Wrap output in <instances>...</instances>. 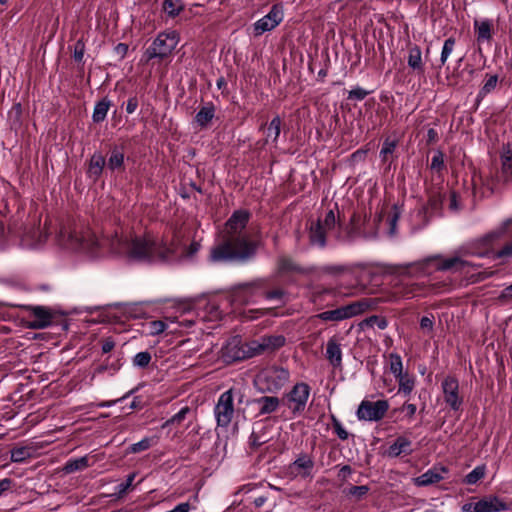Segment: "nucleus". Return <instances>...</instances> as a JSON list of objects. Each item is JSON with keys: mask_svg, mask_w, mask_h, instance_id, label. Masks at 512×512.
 <instances>
[{"mask_svg": "<svg viewBox=\"0 0 512 512\" xmlns=\"http://www.w3.org/2000/svg\"><path fill=\"white\" fill-rule=\"evenodd\" d=\"M505 236H512V217L485 235L462 245L448 256L435 254L419 261L398 265L396 269L401 276L412 278L430 277L434 272L468 274L480 267L479 264L469 261L468 257L493 256L494 244Z\"/></svg>", "mask_w": 512, "mask_h": 512, "instance_id": "1", "label": "nucleus"}, {"mask_svg": "<svg viewBox=\"0 0 512 512\" xmlns=\"http://www.w3.org/2000/svg\"><path fill=\"white\" fill-rule=\"evenodd\" d=\"M249 217L246 210L233 212L225 224L223 241L211 249L212 262L245 263L255 256L257 243L245 230Z\"/></svg>", "mask_w": 512, "mask_h": 512, "instance_id": "2", "label": "nucleus"}, {"mask_svg": "<svg viewBox=\"0 0 512 512\" xmlns=\"http://www.w3.org/2000/svg\"><path fill=\"white\" fill-rule=\"evenodd\" d=\"M110 248L115 253L124 255L131 261L158 263L169 262L174 250L163 241L150 234L122 236L118 233L111 238Z\"/></svg>", "mask_w": 512, "mask_h": 512, "instance_id": "3", "label": "nucleus"}, {"mask_svg": "<svg viewBox=\"0 0 512 512\" xmlns=\"http://www.w3.org/2000/svg\"><path fill=\"white\" fill-rule=\"evenodd\" d=\"M56 240L64 248L85 252L91 256L96 255L98 248L102 245L92 231L72 222L60 224Z\"/></svg>", "mask_w": 512, "mask_h": 512, "instance_id": "4", "label": "nucleus"}, {"mask_svg": "<svg viewBox=\"0 0 512 512\" xmlns=\"http://www.w3.org/2000/svg\"><path fill=\"white\" fill-rule=\"evenodd\" d=\"M379 302V298H362L334 310L321 312L317 317L322 321L338 322L360 315L366 311L374 310Z\"/></svg>", "mask_w": 512, "mask_h": 512, "instance_id": "5", "label": "nucleus"}, {"mask_svg": "<svg viewBox=\"0 0 512 512\" xmlns=\"http://www.w3.org/2000/svg\"><path fill=\"white\" fill-rule=\"evenodd\" d=\"M288 369L279 366H270L261 370L256 377L259 390L267 393H278L289 381Z\"/></svg>", "mask_w": 512, "mask_h": 512, "instance_id": "6", "label": "nucleus"}, {"mask_svg": "<svg viewBox=\"0 0 512 512\" xmlns=\"http://www.w3.org/2000/svg\"><path fill=\"white\" fill-rule=\"evenodd\" d=\"M179 43V35L176 31L160 32L145 50L144 56L147 61L152 59L164 60L172 55Z\"/></svg>", "mask_w": 512, "mask_h": 512, "instance_id": "7", "label": "nucleus"}, {"mask_svg": "<svg viewBox=\"0 0 512 512\" xmlns=\"http://www.w3.org/2000/svg\"><path fill=\"white\" fill-rule=\"evenodd\" d=\"M238 395L239 402L242 401L243 394L240 391L229 389L223 392L214 407V415L218 426L228 427L234 416V398Z\"/></svg>", "mask_w": 512, "mask_h": 512, "instance_id": "8", "label": "nucleus"}, {"mask_svg": "<svg viewBox=\"0 0 512 512\" xmlns=\"http://www.w3.org/2000/svg\"><path fill=\"white\" fill-rule=\"evenodd\" d=\"M311 388L305 382L296 383L283 397V402L294 415L301 414L307 405Z\"/></svg>", "mask_w": 512, "mask_h": 512, "instance_id": "9", "label": "nucleus"}, {"mask_svg": "<svg viewBox=\"0 0 512 512\" xmlns=\"http://www.w3.org/2000/svg\"><path fill=\"white\" fill-rule=\"evenodd\" d=\"M389 407V402L384 399L377 401L362 400L357 408L356 417L359 421L378 422L384 418Z\"/></svg>", "mask_w": 512, "mask_h": 512, "instance_id": "10", "label": "nucleus"}, {"mask_svg": "<svg viewBox=\"0 0 512 512\" xmlns=\"http://www.w3.org/2000/svg\"><path fill=\"white\" fill-rule=\"evenodd\" d=\"M424 286L419 283H407L397 280L393 286L390 294L385 298L388 302H397L401 299H411L421 296L424 292Z\"/></svg>", "mask_w": 512, "mask_h": 512, "instance_id": "11", "label": "nucleus"}, {"mask_svg": "<svg viewBox=\"0 0 512 512\" xmlns=\"http://www.w3.org/2000/svg\"><path fill=\"white\" fill-rule=\"evenodd\" d=\"M283 18L284 13L282 7L278 4L273 5L265 16L253 24L254 35L261 36L265 32L273 30L282 22Z\"/></svg>", "mask_w": 512, "mask_h": 512, "instance_id": "12", "label": "nucleus"}, {"mask_svg": "<svg viewBox=\"0 0 512 512\" xmlns=\"http://www.w3.org/2000/svg\"><path fill=\"white\" fill-rule=\"evenodd\" d=\"M441 389L445 403L453 411L460 410L463 404V397L459 392V382L454 376H446L442 383Z\"/></svg>", "mask_w": 512, "mask_h": 512, "instance_id": "13", "label": "nucleus"}, {"mask_svg": "<svg viewBox=\"0 0 512 512\" xmlns=\"http://www.w3.org/2000/svg\"><path fill=\"white\" fill-rule=\"evenodd\" d=\"M265 353L262 338L254 339L244 343L241 349L237 350L236 354H228L229 360H242L245 358H252Z\"/></svg>", "mask_w": 512, "mask_h": 512, "instance_id": "14", "label": "nucleus"}, {"mask_svg": "<svg viewBox=\"0 0 512 512\" xmlns=\"http://www.w3.org/2000/svg\"><path fill=\"white\" fill-rule=\"evenodd\" d=\"M32 320L30 327L34 329H43L52 324L53 315L49 308L44 306H32L30 308Z\"/></svg>", "mask_w": 512, "mask_h": 512, "instance_id": "15", "label": "nucleus"}, {"mask_svg": "<svg viewBox=\"0 0 512 512\" xmlns=\"http://www.w3.org/2000/svg\"><path fill=\"white\" fill-rule=\"evenodd\" d=\"M325 357L329 364L335 368H342V349L336 337H331L326 343Z\"/></svg>", "mask_w": 512, "mask_h": 512, "instance_id": "16", "label": "nucleus"}, {"mask_svg": "<svg viewBox=\"0 0 512 512\" xmlns=\"http://www.w3.org/2000/svg\"><path fill=\"white\" fill-rule=\"evenodd\" d=\"M501 177L505 182L512 181V143L503 145L500 151Z\"/></svg>", "mask_w": 512, "mask_h": 512, "instance_id": "17", "label": "nucleus"}, {"mask_svg": "<svg viewBox=\"0 0 512 512\" xmlns=\"http://www.w3.org/2000/svg\"><path fill=\"white\" fill-rule=\"evenodd\" d=\"M48 235V228L45 227L43 231L40 227H33L25 231L22 241L29 247L37 248L46 242Z\"/></svg>", "mask_w": 512, "mask_h": 512, "instance_id": "18", "label": "nucleus"}, {"mask_svg": "<svg viewBox=\"0 0 512 512\" xmlns=\"http://www.w3.org/2000/svg\"><path fill=\"white\" fill-rule=\"evenodd\" d=\"M327 230L323 228L321 219L312 222L309 227V242L312 246L324 248L326 246Z\"/></svg>", "mask_w": 512, "mask_h": 512, "instance_id": "19", "label": "nucleus"}, {"mask_svg": "<svg viewBox=\"0 0 512 512\" xmlns=\"http://www.w3.org/2000/svg\"><path fill=\"white\" fill-rule=\"evenodd\" d=\"M258 406V415H269L274 413L280 406V399L276 396H261L253 400Z\"/></svg>", "mask_w": 512, "mask_h": 512, "instance_id": "20", "label": "nucleus"}, {"mask_svg": "<svg viewBox=\"0 0 512 512\" xmlns=\"http://www.w3.org/2000/svg\"><path fill=\"white\" fill-rule=\"evenodd\" d=\"M480 512H502L508 510V505L497 496H488L479 500Z\"/></svg>", "mask_w": 512, "mask_h": 512, "instance_id": "21", "label": "nucleus"}, {"mask_svg": "<svg viewBox=\"0 0 512 512\" xmlns=\"http://www.w3.org/2000/svg\"><path fill=\"white\" fill-rule=\"evenodd\" d=\"M215 116V106L212 102L203 105L196 113L194 123L201 129L206 128Z\"/></svg>", "mask_w": 512, "mask_h": 512, "instance_id": "22", "label": "nucleus"}, {"mask_svg": "<svg viewBox=\"0 0 512 512\" xmlns=\"http://www.w3.org/2000/svg\"><path fill=\"white\" fill-rule=\"evenodd\" d=\"M411 445H412V442L408 438H406L404 436H399L389 446V448L387 450V455L392 458L398 457L401 454L409 455L412 452Z\"/></svg>", "mask_w": 512, "mask_h": 512, "instance_id": "23", "label": "nucleus"}, {"mask_svg": "<svg viewBox=\"0 0 512 512\" xmlns=\"http://www.w3.org/2000/svg\"><path fill=\"white\" fill-rule=\"evenodd\" d=\"M291 466L292 468L297 469L299 471L298 474L302 477H309L311 476V472L314 467V461L309 455L302 453Z\"/></svg>", "mask_w": 512, "mask_h": 512, "instance_id": "24", "label": "nucleus"}, {"mask_svg": "<svg viewBox=\"0 0 512 512\" xmlns=\"http://www.w3.org/2000/svg\"><path fill=\"white\" fill-rule=\"evenodd\" d=\"M395 379L398 382L397 394L407 397L413 392L416 383V378L414 375L405 372Z\"/></svg>", "mask_w": 512, "mask_h": 512, "instance_id": "25", "label": "nucleus"}, {"mask_svg": "<svg viewBox=\"0 0 512 512\" xmlns=\"http://www.w3.org/2000/svg\"><path fill=\"white\" fill-rule=\"evenodd\" d=\"M105 165H106V160H105L104 156L101 153H94L91 156L90 162H89V167H88V172H87L89 177L94 178V180H97L101 176Z\"/></svg>", "mask_w": 512, "mask_h": 512, "instance_id": "26", "label": "nucleus"}, {"mask_svg": "<svg viewBox=\"0 0 512 512\" xmlns=\"http://www.w3.org/2000/svg\"><path fill=\"white\" fill-rule=\"evenodd\" d=\"M255 293L256 288L254 284H244L235 290L233 297L235 301H239L241 303H249L253 300Z\"/></svg>", "mask_w": 512, "mask_h": 512, "instance_id": "27", "label": "nucleus"}, {"mask_svg": "<svg viewBox=\"0 0 512 512\" xmlns=\"http://www.w3.org/2000/svg\"><path fill=\"white\" fill-rule=\"evenodd\" d=\"M408 66L417 72H423L424 65L422 61V52L419 46L414 45L409 49Z\"/></svg>", "mask_w": 512, "mask_h": 512, "instance_id": "28", "label": "nucleus"}, {"mask_svg": "<svg viewBox=\"0 0 512 512\" xmlns=\"http://www.w3.org/2000/svg\"><path fill=\"white\" fill-rule=\"evenodd\" d=\"M443 479L442 474L436 469H429L425 473L415 478L417 486H429L435 484Z\"/></svg>", "mask_w": 512, "mask_h": 512, "instance_id": "29", "label": "nucleus"}, {"mask_svg": "<svg viewBox=\"0 0 512 512\" xmlns=\"http://www.w3.org/2000/svg\"><path fill=\"white\" fill-rule=\"evenodd\" d=\"M89 466V458L88 456H82L79 458H71L69 459L64 467L63 472L66 474L74 473L77 471H81L86 469Z\"/></svg>", "mask_w": 512, "mask_h": 512, "instance_id": "30", "label": "nucleus"}, {"mask_svg": "<svg viewBox=\"0 0 512 512\" xmlns=\"http://www.w3.org/2000/svg\"><path fill=\"white\" fill-rule=\"evenodd\" d=\"M111 106V101L108 98H103L98 101L93 110L92 119L95 123L103 122L106 119L107 113Z\"/></svg>", "mask_w": 512, "mask_h": 512, "instance_id": "31", "label": "nucleus"}, {"mask_svg": "<svg viewBox=\"0 0 512 512\" xmlns=\"http://www.w3.org/2000/svg\"><path fill=\"white\" fill-rule=\"evenodd\" d=\"M265 352H273L286 343V339L283 335H265L262 336Z\"/></svg>", "mask_w": 512, "mask_h": 512, "instance_id": "32", "label": "nucleus"}, {"mask_svg": "<svg viewBox=\"0 0 512 512\" xmlns=\"http://www.w3.org/2000/svg\"><path fill=\"white\" fill-rule=\"evenodd\" d=\"M281 118L280 116H275L269 123L266 131V139L265 143H268L270 140L273 143H276L281 132Z\"/></svg>", "mask_w": 512, "mask_h": 512, "instance_id": "33", "label": "nucleus"}, {"mask_svg": "<svg viewBox=\"0 0 512 512\" xmlns=\"http://www.w3.org/2000/svg\"><path fill=\"white\" fill-rule=\"evenodd\" d=\"M124 164V152L119 147H114L107 161V167L111 171L119 169Z\"/></svg>", "mask_w": 512, "mask_h": 512, "instance_id": "34", "label": "nucleus"}, {"mask_svg": "<svg viewBox=\"0 0 512 512\" xmlns=\"http://www.w3.org/2000/svg\"><path fill=\"white\" fill-rule=\"evenodd\" d=\"M498 84V76L490 75L476 96V102L479 104L488 94H490Z\"/></svg>", "mask_w": 512, "mask_h": 512, "instance_id": "35", "label": "nucleus"}, {"mask_svg": "<svg viewBox=\"0 0 512 512\" xmlns=\"http://www.w3.org/2000/svg\"><path fill=\"white\" fill-rule=\"evenodd\" d=\"M474 27L477 33V39L480 40H490L492 37L491 27L492 24L490 20L485 19L482 21H475Z\"/></svg>", "mask_w": 512, "mask_h": 512, "instance_id": "36", "label": "nucleus"}, {"mask_svg": "<svg viewBox=\"0 0 512 512\" xmlns=\"http://www.w3.org/2000/svg\"><path fill=\"white\" fill-rule=\"evenodd\" d=\"M184 6L181 0H164L163 10L169 17H176L183 10Z\"/></svg>", "mask_w": 512, "mask_h": 512, "instance_id": "37", "label": "nucleus"}, {"mask_svg": "<svg viewBox=\"0 0 512 512\" xmlns=\"http://www.w3.org/2000/svg\"><path fill=\"white\" fill-rule=\"evenodd\" d=\"M389 370L394 375L395 378L399 377L404 373L402 358L399 354H389Z\"/></svg>", "mask_w": 512, "mask_h": 512, "instance_id": "38", "label": "nucleus"}, {"mask_svg": "<svg viewBox=\"0 0 512 512\" xmlns=\"http://www.w3.org/2000/svg\"><path fill=\"white\" fill-rule=\"evenodd\" d=\"M190 413L191 409L188 406L182 407L176 414L162 424V428L164 429L174 424H181Z\"/></svg>", "mask_w": 512, "mask_h": 512, "instance_id": "39", "label": "nucleus"}, {"mask_svg": "<svg viewBox=\"0 0 512 512\" xmlns=\"http://www.w3.org/2000/svg\"><path fill=\"white\" fill-rule=\"evenodd\" d=\"M485 472H486V468L484 465H479V466H476L471 472H469L465 478H464V483L465 484H468V485H474L476 484L479 480H481L482 478H484L485 476Z\"/></svg>", "mask_w": 512, "mask_h": 512, "instance_id": "40", "label": "nucleus"}, {"mask_svg": "<svg viewBox=\"0 0 512 512\" xmlns=\"http://www.w3.org/2000/svg\"><path fill=\"white\" fill-rule=\"evenodd\" d=\"M428 286L431 291L440 293L451 289L452 280L450 278H446L445 280L438 282L435 278H429Z\"/></svg>", "mask_w": 512, "mask_h": 512, "instance_id": "41", "label": "nucleus"}, {"mask_svg": "<svg viewBox=\"0 0 512 512\" xmlns=\"http://www.w3.org/2000/svg\"><path fill=\"white\" fill-rule=\"evenodd\" d=\"M31 457V451L28 447H15L11 450V461L14 463L24 462Z\"/></svg>", "mask_w": 512, "mask_h": 512, "instance_id": "42", "label": "nucleus"}, {"mask_svg": "<svg viewBox=\"0 0 512 512\" xmlns=\"http://www.w3.org/2000/svg\"><path fill=\"white\" fill-rule=\"evenodd\" d=\"M324 274L339 275L350 271V267L342 264H326L320 268Z\"/></svg>", "mask_w": 512, "mask_h": 512, "instance_id": "43", "label": "nucleus"}, {"mask_svg": "<svg viewBox=\"0 0 512 512\" xmlns=\"http://www.w3.org/2000/svg\"><path fill=\"white\" fill-rule=\"evenodd\" d=\"M154 442V439L151 437H144L139 442L133 443L129 446V453H140L142 451L148 450Z\"/></svg>", "mask_w": 512, "mask_h": 512, "instance_id": "44", "label": "nucleus"}, {"mask_svg": "<svg viewBox=\"0 0 512 512\" xmlns=\"http://www.w3.org/2000/svg\"><path fill=\"white\" fill-rule=\"evenodd\" d=\"M152 356L148 351L137 353L132 360L133 366L138 368H146L151 362Z\"/></svg>", "mask_w": 512, "mask_h": 512, "instance_id": "45", "label": "nucleus"}, {"mask_svg": "<svg viewBox=\"0 0 512 512\" xmlns=\"http://www.w3.org/2000/svg\"><path fill=\"white\" fill-rule=\"evenodd\" d=\"M454 47H455V39L454 38L450 37L444 41L442 51H441V56H440V62L442 65H444L446 63L447 59L453 52Z\"/></svg>", "mask_w": 512, "mask_h": 512, "instance_id": "46", "label": "nucleus"}, {"mask_svg": "<svg viewBox=\"0 0 512 512\" xmlns=\"http://www.w3.org/2000/svg\"><path fill=\"white\" fill-rule=\"evenodd\" d=\"M512 258V241L507 242L493 254V259L509 260Z\"/></svg>", "mask_w": 512, "mask_h": 512, "instance_id": "47", "label": "nucleus"}, {"mask_svg": "<svg viewBox=\"0 0 512 512\" xmlns=\"http://www.w3.org/2000/svg\"><path fill=\"white\" fill-rule=\"evenodd\" d=\"M321 221H322L323 228L326 229L327 231L333 230L338 223L333 209H330L329 211H327L324 219Z\"/></svg>", "mask_w": 512, "mask_h": 512, "instance_id": "48", "label": "nucleus"}, {"mask_svg": "<svg viewBox=\"0 0 512 512\" xmlns=\"http://www.w3.org/2000/svg\"><path fill=\"white\" fill-rule=\"evenodd\" d=\"M397 146V141L390 140L389 138L385 139L380 150V157L383 160H386L387 155L392 154Z\"/></svg>", "mask_w": 512, "mask_h": 512, "instance_id": "49", "label": "nucleus"}, {"mask_svg": "<svg viewBox=\"0 0 512 512\" xmlns=\"http://www.w3.org/2000/svg\"><path fill=\"white\" fill-rule=\"evenodd\" d=\"M430 167L434 171H441L444 168V155L441 151H436L434 153Z\"/></svg>", "mask_w": 512, "mask_h": 512, "instance_id": "50", "label": "nucleus"}, {"mask_svg": "<svg viewBox=\"0 0 512 512\" xmlns=\"http://www.w3.org/2000/svg\"><path fill=\"white\" fill-rule=\"evenodd\" d=\"M369 94V92L362 87H355L348 93V99L362 101Z\"/></svg>", "mask_w": 512, "mask_h": 512, "instance_id": "51", "label": "nucleus"}, {"mask_svg": "<svg viewBox=\"0 0 512 512\" xmlns=\"http://www.w3.org/2000/svg\"><path fill=\"white\" fill-rule=\"evenodd\" d=\"M167 328V324L161 320H155L149 323V334L158 335L164 332Z\"/></svg>", "mask_w": 512, "mask_h": 512, "instance_id": "52", "label": "nucleus"}, {"mask_svg": "<svg viewBox=\"0 0 512 512\" xmlns=\"http://www.w3.org/2000/svg\"><path fill=\"white\" fill-rule=\"evenodd\" d=\"M399 410L401 412H405V418L407 420H412L417 412V406L410 402H405Z\"/></svg>", "mask_w": 512, "mask_h": 512, "instance_id": "53", "label": "nucleus"}, {"mask_svg": "<svg viewBox=\"0 0 512 512\" xmlns=\"http://www.w3.org/2000/svg\"><path fill=\"white\" fill-rule=\"evenodd\" d=\"M367 323L371 326L376 325L380 330H384L388 326V321L384 317L373 315L367 319Z\"/></svg>", "mask_w": 512, "mask_h": 512, "instance_id": "54", "label": "nucleus"}, {"mask_svg": "<svg viewBox=\"0 0 512 512\" xmlns=\"http://www.w3.org/2000/svg\"><path fill=\"white\" fill-rule=\"evenodd\" d=\"M136 477L135 473H131L127 476L126 480L120 484L117 485L116 489L118 494H124L126 491L132 486L133 481Z\"/></svg>", "mask_w": 512, "mask_h": 512, "instance_id": "55", "label": "nucleus"}, {"mask_svg": "<svg viewBox=\"0 0 512 512\" xmlns=\"http://www.w3.org/2000/svg\"><path fill=\"white\" fill-rule=\"evenodd\" d=\"M238 349H241V347H238V343L236 341L228 343L223 349V357L225 358V360L227 362H234L235 360H229L227 358V353L236 354Z\"/></svg>", "mask_w": 512, "mask_h": 512, "instance_id": "56", "label": "nucleus"}, {"mask_svg": "<svg viewBox=\"0 0 512 512\" xmlns=\"http://www.w3.org/2000/svg\"><path fill=\"white\" fill-rule=\"evenodd\" d=\"M420 327L423 330H427L428 332H431L434 327V316L433 315L423 316L420 319Z\"/></svg>", "mask_w": 512, "mask_h": 512, "instance_id": "57", "label": "nucleus"}, {"mask_svg": "<svg viewBox=\"0 0 512 512\" xmlns=\"http://www.w3.org/2000/svg\"><path fill=\"white\" fill-rule=\"evenodd\" d=\"M333 428H334V432L339 437V439H341V440L348 439V432L343 427V425L336 419H334Z\"/></svg>", "mask_w": 512, "mask_h": 512, "instance_id": "58", "label": "nucleus"}, {"mask_svg": "<svg viewBox=\"0 0 512 512\" xmlns=\"http://www.w3.org/2000/svg\"><path fill=\"white\" fill-rule=\"evenodd\" d=\"M369 491V488L368 486L366 485H361V486H352L350 489H349V494L352 495V496H356L358 498H361L363 497L364 495H366Z\"/></svg>", "mask_w": 512, "mask_h": 512, "instance_id": "59", "label": "nucleus"}, {"mask_svg": "<svg viewBox=\"0 0 512 512\" xmlns=\"http://www.w3.org/2000/svg\"><path fill=\"white\" fill-rule=\"evenodd\" d=\"M84 49H85L84 43L81 40H78L74 47L73 57H74L75 61H78V62L82 61V59L84 57Z\"/></svg>", "mask_w": 512, "mask_h": 512, "instance_id": "60", "label": "nucleus"}, {"mask_svg": "<svg viewBox=\"0 0 512 512\" xmlns=\"http://www.w3.org/2000/svg\"><path fill=\"white\" fill-rule=\"evenodd\" d=\"M267 300H276L281 302L284 297V291L282 289H275L264 293Z\"/></svg>", "mask_w": 512, "mask_h": 512, "instance_id": "61", "label": "nucleus"}, {"mask_svg": "<svg viewBox=\"0 0 512 512\" xmlns=\"http://www.w3.org/2000/svg\"><path fill=\"white\" fill-rule=\"evenodd\" d=\"M279 268L281 271H292L295 270V264L291 259L282 257L279 259Z\"/></svg>", "mask_w": 512, "mask_h": 512, "instance_id": "62", "label": "nucleus"}, {"mask_svg": "<svg viewBox=\"0 0 512 512\" xmlns=\"http://www.w3.org/2000/svg\"><path fill=\"white\" fill-rule=\"evenodd\" d=\"M512 299V284L505 287L499 294L498 300L505 303Z\"/></svg>", "mask_w": 512, "mask_h": 512, "instance_id": "63", "label": "nucleus"}, {"mask_svg": "<svg viewBox=\"0 0 512 512\" xmlns=\"http://www.w3.org/2000/svg\"><path fill=\"white\" fill-rule=\"evenodd\" d=\"M138 105V98L136 96L130 97L126 103V112L128 114H133L137 110Z\"/></svg>", "mask_w": 512, "mask_h": 512, "instance_id": "64", "label": "nucleus"}]
</instances>
